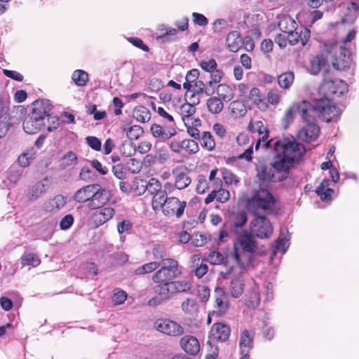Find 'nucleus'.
Returning <instances> with one entry per match:
<instances>
[{"label": "nucleus", "mask_w": 359, "mask_h": 359, "mask_svg": "<svg viewBox=\"0 0 359 359\" xmlns=\"http://www.w3.org/2000/svg\"><path fill=\"white\" fill-rule=\"evenodd\" d=\"M273 145L276 155L271 167L262 165L257 170V177L262 183L285 180L294 163L305 152L304 147L294 140H277Z\"/></svg>", "instance_id": "f257e3e1"}, {"label": "nucleus", "mask_w": 359, "mask_h": 359, "mask_svg": "<svg viewBox=\"0 0 359 359\" xmlns=\"http://www.w3.org/2000/svg\"><path fill=\"white\" fill-rule=\"evenodd\" d=\"M274 203L273 196L264 188L254 190L252 196L248 199V210L255 217L250 223V233L253 236L265 239L270 238L272 235L271 223L265 215H261V211L272 209Z\"/></svg>", "instance_id": "f03ea898"}, {"label": "nucleus", "mask_w": 359, "mask_h": 359, "mask_svg": "<svg viewBox=\"0 0 359 359\" xmlns=\"http://www.w3.org/2000/svg\"><path fill=\"white\" fill-rule=\"evenodd\" d=\"M316 109H319L327 121H332L339 115L338 110L326 99H317L313 104L304 100L292 104L286 109L283 121L287 127L293 121L297 113L299 114L302 120H311Z\"/></svg>", "instance_id": "7ed1b4c3"}, {"label": "nucleus", "mask_w": 359, "mask_h": 359, "mask_svg": "<svg viewBox=\"0 0 359 359\" xmlns=\"http://www.w3.org/2000/svg\"><path fill=\"white\" fill-rule=\"evenodd\" d=\"M254 236L247 231L237 236L233 244V254L232 258L241 269L248 268L253 259V254L256 250Z\"/></svg>", "instance_id": "20e7f679"}, {"label": "nucleus", "mask_w": 359, "mask_h": 359, "mask_svg": "<svg viewBox=\"0 0 359 359\" xmlns=\"http://www.w3.org/2000/svg\"><path fill=\"white\" fill-rule=\"evenodd\" d=\"M52 110V105L48 100H38L33 102L31 112L25 117L23 129L27 134L38 133L46 123L47 116Z\"/></svg>", "instance_id": "39448f33"}, {"label": "nucleus", "mask_w": 359, "mask_h": 359, "mask_svg": "<svg viewBox=\"0 0 359 359\" xmlns=\"http://www.w3.org/2000/svg\"><path fill=\"white\" fill-rule=\"evenodd\" d=\"M320 91L325 95L321 99L329 100L330 104L336 108L339 111V115L333 121H337L340 115V110L332 101L334 96L340 97L348 91V86L346 83L340 79H328L327 76H324L323 82L320 85Z\"/></svg>", "instance_id": "423d86ee"}, {"label": "nucleus", "mask_w": 359, "mask_h": 359, "mask_svg": "<svg viewBox=\"0 0 359 359\" xmlns=\"http://www.w3.org/2000/svg\"><path fill=\"white\" fill-rule=\"evenodd\" d=\"M160 264L161 269L152 276L154 283H172L180 274L177 262L173 259H163Z\"/></svg>", "instance_id": "0eeeda50"}, {"label": "nucleus", "mask_w": 359, "mask_h": 359, "mask_svg": "<svg viewBox=\"0 0 359 359\" xmlns=\"http://www.w3.org/2000/svg\"><path fill=\"white\" fill-rule=\"evenodd\" d=\"M312 115L311 120H303L306 124L297 133V137L304 142H311L318 137L320 128L316 123L317 118H320L327 123L332 121H327L319 109H316V113H313Z\"/></svg>", "instance_id": "6e6552de"}, {"label": "nucleus", "mask_w": 359, "mask_h": 359, "mask_svg": "<svg viewBox=\"0 0 359 359\" xmlns=\"http://www.w3.org/2000/svg\"><path fill=\"white\" fill-rule=\"evenodd\" d=\"M332 63L334 69L337 70H345L351 62V51L343 44L333 46L330 50Z\"/></svg>", "instance_id": "1a4fd4ad"}, {"label": "nucleus", "mask_w": 359, "mask_h": 359, "mask_svg": "<svg viewBox=\"0 0 359 359\" xmlns=\"http://www.w3.org/2000/svg\"><path fill=\"white\" fill-rule=\"evenodd\" d=\"M186 205V201H181L176 197H169L161 210L164 215L167 217L175 216L180 219L184 214Z\"/></svg>", "instance_id": "9d476101"}, {"label": "nucleus", "mask_w": 359, "mask_h": 359, "mask_svg": "<svg viewBox=\"0 0 359 359\" xmlns=\"http://www.w3.org/2000/svg\"><path fill=\"white\" fill-rule=\"evenodd\" d=\"M157 330L169 336H180L184 333V328L177 323L168 319H160L156 322Z\"/></svg>", "instance_id": "9b49d317"}, {"label": "nucleus", "mask_w": 359, "mask_h": 359, "mask_svg": "<svg viewBox=\"0 0 359 359\" xmlns=\"http://www.w3.org/2000/svg\"><path fill=\"white\" fill-rule=\"evenodd\" d=\"M215 306L214 309L211 311V315L219 317L225 314L229 307L226 294L223 288L217 287L215 289Z\"/></svg>", "instance_id": "f8f14e48"}, {"label": "nucleus", "mask_w": 359, "mask_h": 359, "mask_svg": "<svg viewBox=\"0 0 359 359\" xmlns=\"http://www.w3.org/2000/svg\"><path fill=\"white\" fill-rule=\"evenodd\" d=\"M95 185H97V187L93 189L90 203H88V207L93 210L103 206L109 199V192L105 189L102 188L98 184H95Z\"/></svg>", "instance_id": "ddd939ff"}, {"label": "nucleus", "mask_w": 359, "mask_h": 359, "mask_svg": "<svg viewBox=\"0 0 359 359\" xmlns=\"http://www.w3.org/2000/svg\"><path fill=\"white\" fill-rule=\"evenodd\" d=\"M231 334L230 326L224 323H215L212 325L210 337L217 341H226Z\"/></svg>", "instance_id": "4468645a"}, {"label": "nucleus", "mask_w": 359, "mask_h": 359, "mask_svg": "<svg viewBox=\"0 0 359 359\" xmlns=\"http://www.w3.org/2000/svg\"><path fill=\"white\" fill-rule=\"evenodd\" d=\"M311 32L307 27L295 28V31L287 33V38L288 43L291 46H294L299 42H301L302 46H304L309 38Z\"/></svg>", "instance_id": "2eb2a0df"}, {"label": "nucleus", "mask_w": 359, "mask_h": 359, "mask_svg": "<svg viewBox=\"0 0 359 359\" xmlns=\"http://www.w3.org/2000/svg\"><path fill=\"white\" fill-rule=\"evenodd\" d=\"M328 68L327 60L323 55H318L311 60L309 71L313 75H316L320 72H323L324 76L327 74Z\"/></svg>", "instance_id": "dca6fc26"}, {"label": "nucleus", "mask_w": 359, "mask_h": 359, "mask_svg": "<svg viewBox=\"0 0 359 359\" xmlns=\"http://www.w3.org/2000/svg\"><path fill=\"white\" fill-rule=\"evenodd\" d=\"M114 214L115 210L114 208L106 207L94 212L91 219L96 226H99L110 220Z\"/></svg>", "instance_id": "f3484780"}, {"label": "nucleus", "mask_w": 359, "mask_h": 359, "mask_svg": "<svg viewBox=\"0 0 359 359\" xmlns=\"http://www.w3.org/2000/svg\"><path fill=\"white\" fill-rule=\"evenodd\" d=\"M180 346L187 353L191 355H196L200 351L199 341L193 336L186 335L182 337Z\"/></svg>", "instance_id": "a211bd4d"}, {"label": "nucleus", "mask_w": 359, "mask_h": 359, "mask_svg": "<svg viewBox=\"0 0 359 359\" xmlns=\"http://www.w3.org/2000/svg\"><path fill=\"white\" fill-rule=\"evenodd\" d=\"M151 148V143L148 141H142L136 148L134 144L130 142H126L123 144V153L127 156H131L136 151L142 154H145L150 151Z\"/></svg>", "instance_id": "6ab92c4d"}, {"label": "nucleus", "mask_w": 359, "mask_h": 359, "mask_svg": "<svg viewBox=\"0 0 359 359\" xmlns=\"http://www.w3.org/2000/svg\"><path fill=\"white\" fill-rule=\"evenodd\" d=\"M255 331L252 330H243L239 338V351L242 352H250L253 347Z\"/></svg>", "instance_id": "aec40b11"}, {"label": "nucleus", "mask_w": 359, "mask_h": 359, "mask_svg": "<svg viewBox=\"0 0 359 359\" xmlns=\"http://www.w3.org/2000/svg\"><path fill=\"white\" fill-rule=\"evenodd\" d=\"M150 130L154 137L163 140L170 139L177 133L175 127L163 128L158 124H152Z\"/></svg>", "instance_id": "412c9836"}, {"label": "nucleus", "mask_w": 359, "mask_h": 359, "mask_svg": "<svg viewBox=\"0 0 359 359\" xmlns=\"http://www.w3.org/2000/svg\"><path fill=\"white\" fill-rule=\"evenodd\" d=\"M230 293L234 298H238L244 292L245 281L243 273L240 271L234 276L230 283Z\"/></svg>", "instance_id": "4be33fe9"}, {"label": "nucleus", "mask_w": 359, "mask_h": 359, "mask_svg": "<svg viewBox=\"0 0 359 359\" xmlns=\"http://www.w3.org/2000/svg\"><path fill=\"white\" fill-rule=\"evenodd\" d=\"M96 187H97V185L92 184L86 185L77 190L74 195V201L81 203L86 202L90 203L93 189H96Z\"/></svg>", "instance_id": "5701e85b"}, {"label": "nucleus", "mask_w": 359, "mask_h": 359, "mask_svg": "<svg viewBox=\"0 0 359 359\" xmlns=\"http://www.w3.org/2000/svg\"><path fill=\"white\" fill-rule=\"evenodd\" d=\"M171 187L172 184L170 183L166 182L164 185V189L160 190L157 194L153 196L151 205L154 210L163 208L164 204H165L169 198L167 197L166 189H170Z\"/></svg>", "instance_id": "b1692460"}, {"label": "nucleus", "mask_w": 359, "mask_h": 359, "mask_svg": "<svg viewBox=\"0 0 359 359\" xmlns=\"http://www.w3.org/2000/svg\"><path fill=\"white\" fill-rule=\"evenodd\" d=\"M227 48L231 52H237L241 48V37L239 32H230L226 38Z\"/></svg>", "instance_id": "393cba45"}, {"label": "nucleus", "mask_w": 359, "mask_h": 359, "mask_svg": "<svg viewBox=\"0 0 359 359\" xmlns=\"http://www.w3.org/2000/svg\"><path fill=\"white\" fill-rule=\"evenodd\" d=\"M230 198V194L226 189L219 188V189H212L210 194L205 199V203L208 204L216 199L220 203L226 202Z\"/></svg>", "instance_id": "a878e982"}, {"label": "nucleus", "mask_w": 359, "mask_h": 359, "mask_svg": "<svg viewBox=\"0 0 359 359\" xmlns=\"http://www.w3.org/2000/svg\"><path fill=\"white\" fill-rule=\"evenodd\" d=\"M249 99L255 104L260 110L265 111L268 109V103L265 100L263 95H261L260 90L257 88H252L249 94Z\"/></svg>", "instance_id": "bb28decb"}, {"label": "nucleus", "mask_w": 359, "mask_h": 359, "mask_svg": "<svg viewBox=\"0 0 359 359\" xmlns=\"http://www.w3.org/2000/svg\"><path fill=\"white\" fill-rule=\"evenodd\" d=\"M330 182L328 179H325L316 189V192L323 201L332 200V194L334 193V190L329 188Z\"/></svg>", "instance_id": "cd10ccee"}, {"label": "nucleus", "mask_w": 359, "mask_h": 359, "mask_svg": "<svg viewBox=\"0 0 359 359\" xmlns=\"http://www.w3.org/2000/svg\"><path fill=\"white\" fill-rule=\"evenodd\" d=\"M182 311L189 316H194L198 312L199 304L196 299L188 297L181 304Z\"/></svg>", "instance_id": "c85d7f7f"}, {"label": "nucleus", "mask_w": 359, "mask_h": 359, "mask_svg": "<svg viewBox=\"0 0 359 359\" xmlns=\"http://www.w3.org/2000/svg\"><path fill=\"white\" fill-rule=\"evenodd\" d=\"M247 306L249 308L255 309L260 302L259 287L257 284L253 283L251 289L248 293Z\"/></svg>", "instance_id": "c756f323"}, {"label": "nucleus", "mask_w": 359, "mask_h": 359, "mask_svg": "<svg viewBox=\"0 0 359 359\" xmlns=\"http://www.w3.org/2000/svg\"><path fill=\"white\" fill-rule=\"evenodd\" d=\"M199 103V100L196 102H193V104L189 102H184L180 106V111L182 116V121L187 125V121H188L196 112L195 105Z\"/></svg>", "instance_id": "7c9ffc66"}, {"label": "nucleus", "mask_w": 359, "mask_h": 359, "mask_svg": "<svg viewBox=\"0 0 359 359\" xmlns=\"http://www.w3.org/2000/svg\"><path fill=\"white\" fill-rule=\"evenodd\" d=\"M158 284L154 287V292L163 297L164 300L170 299V294H173L171 283H158Z\"/></svg>", "instance_id": "2f4dec72"}, {"label": "nucleus", "mask_w": 359, "mask_h": 359, "mask_svg": "<svg viewBox=\"0 0 359 359\" xmlns=\"http://www.w3.org/2000/svg\"><path fill=\"white\" fill-rule=\"evenodd\" d=\"M223 101L220 97H211L207 100L206 107L210 113L217 114L224 108Z\"/></svg>", "instance_id": "473e14b6"}, {"label": "nucleus", "mask_w": 359, "mask_h": 359, "mask_svg": "<svg viewBox=\"0 0 359 359\" xmlns=\"http://www.w3.org/2000/svg\"><path fill=\"white\" fill-rule=\"evenodd\" d=\"M133 116L139 122L145 123L150 120L149 110L144 106H137L133 111Z\"/></svg>", "instance_id": "72a5a7b5"}, {"label": "nucleus", "mask_w": 359, "mask_h": 359, "mask_svg": "<svg viewBox=\"0 0 359 359\" xmlns=\"http://www.w3.org/2000/svg\"><path fill=\"white\" fill-rule=\"evenodd\" d=\"M278 26L280 31L283 33L291 32L295 31L297 27L296 22L288 16H283L278 22Z\"/></svg>", "instance_id": "f704fd0d"}, {"label": "nucleus", "mask_w": 359, "mask_h": 359, "mask_svg": "<svg viewBox=\"0 0 359 359\" xmlns=\"http://www.w3.org/2000/svg\"><path fill=\"white\" fill-rule=\"evenodd\" d=\"M229 109L232 116L235 118H240L244 116L247 113V109L245 104L238 100L233 101L229 104Z\"/></svg>", "instance_id": "c9c22d12"}, {"label": "nucleus", "mask_w": 359, "mask_h": 359, "mask_svg": "<svg viewBox=\"0 0 359 359\" xmlns=\"http://www.w3.org/2000/svg\"><path fill=\"white\" fill-rule=\"evenodd\" d=\"M171 286L172 287L173 294L188 292L191 288L192 283L189 280L183 279L176 281H172Z\"/></svg>", "instance_id": "e433bc0d"}, {"label": "nucleus", "mask_w": 359, "mask_h": 359, "mask_svg": "<svg viewBox=\"0 0 359 359\" xmlns=\"http://www.w3.org/2000/svg\"><path fill=\"white\" fill-rule=\"evenodd\" d=\"M191 261L193 264H196L195 275L199 278H202L208 272V265L201 262V259L197 255L192 256Z\"/></svg>", "instance_id": "4c0bfd02"}, {"label": "nucleus", "mask_w": 359, "mask_h": 359, "mask_svg": "<svg viewBox=\"0 0 359 359\" xmlns=\"http://www.w3.org/2000/svg\"><path fill=\"white\" fill-rule=\"evenodd\" d=\"M294 75L292 72L281 74L278 77V83L280 88L289 89L294 82Z\"/></svg>", "instance_id": "58836bf2"}, {"label": "nucleus", "mask_w": 359, "mask_h": 359, "mask_svg": "<svg viewBox=\"0 0 359 359\" xmlns=\"http://www.w3.org/2000/svg\"><path fill=\"white\" fill-rule=\"evenodd\" d=\"M46 190L45 183L43 182H39L31 187L28 193V197L30 200H36L44 194Z\"/></svg>", "instance_id": "ea45409f"}, {"label": "nucleus", "mask_w": 359, "mask_h": 359, "mask_svg": "<svg viewBox=\"0 0 359 359\" xmlns=\"http://www.w3.org/2000/svg\"><path fill=\"white\" fill-rule=\"evenodd\" d=\"M67 203V198L62 195H57L49 201L48 206L46 209L50 212L62 208Z\"/></svg>", "instance_id": "a19ab883"}, {"label": "nucleus", "mask_w": 359, "mask_h": 359, "mask_svg": "<svg viewBox=\"0 0 359 359\" xmlns=\"http://www.w3.org/2000/svg\"><path fill=\"white\" fill-rule=\"evenodd\" d=\"M190 183L191 179L187 173L184 172H180L175 174V187L176 189H185L190 184Z\"/></svg>", "instance_id": "79ce46f5"}, {"label": "nucleus", "mask_w": 359, "mask_h": 359, "mask_svg": "<svg viewBox=\"0 0 359 359\" xmlns=\"http://www.w3.org/2000/svg\"><path fill=\"white\" fill-rule=\"evenodd\" d=\"M41 262L39 257L32 252H27L22 255L21 257V264L24 266H32L36 267L39 265Z\"/></svg>", "instance_id": "37998d69"}, {"label": "nucleus", "mask_w": 359, "mask_h": 359, "mask_svg": "<svg viewBox=\"0 0 359 359\" xmlns=\"http://www.w3.org/2000/svg\"><path fill=\"white\" fill-rule=\"evenodd\" d=\"M72 79L78 86H85L88 81V74L83 70L77 69L74 72Z\"/></svg>", "instance_id": "c03bdc74"}, {"label": "nucleus", "mask_w": 359, "mask_h": 359, "mask_svg": "<svg viewBox=\"0 0 359 359\" xmlns=\"http://www.w3.org/2000/svg\"><path fill=\"white\" fill-rule=\"evenodd\" d=\"M10 100L6 95L0 96V119H6L9 116Z\"/></svg>", "instance_id": "a18cd8bd"}, {"label": "nucleus", "mask_w": 359, "mask_h": 359, "mask_svg": "<svg viewBox=\"0 0 359 359\" xmlns=\"http://www.w3.org/2000/svg\"><path fill=\"white\" fill-rule=\"evenodd\" d=\"M217 93L219 96L225 102H229L233 97L232 89L226 84L218 85Z\"/></svg>", "instance_id": "49530a36"}, {"label": "nucleus", "mask_w": 359, "mask_h": 359, "mask_svg": "<svg viewBox=\"0 0 359 359\" xmlns=\"http://www.w3.org/2000/svg\"><path fill=\"white\" fill-rule=\"evenodd\" d=\"M248 220L247 213L243 210L238 211L232 215V222L235 227L243 226Z\"/></svg>", "instance_id": "de8ad7c7"}, {"label": "nucleus", "mask_w": 359, "mask_h": 359, "mask_svg": "<svg viewBox=\"0 0 359 359\" xmlns=\"http://www.w3.org/2000/svg\"><path fill=\"white\" fill-rule=\"evenodd\" d=\"M182 150L186 151L189 154H195L199 151V146L195 140L185 139L182 140Z\"/></svg>", "instance_id": "09e8293b"}, {"label": "nucleus", "mask_w": 359, "mask_h": 359, "mask_svg": "<svg viewBox=\"0 0 359 359\" xmlns=\"http://www.w3.org/2000/svg\"><path fill=\"white\" fill-rule=\"evenodd\" d=\"M124 130L126 131L127 137L130 142L133 140L138 139L144 133L142 128L137 125L133 126L127 130L124 129Z\"/></svg>", "instance_id": "8fccbe9b"}, {"label": "nucleus", "mask_w": 359, "mask_h": 359, "mask_svg": "<svg viewBox=\"0 0 359 359\" xmlns=\"http://www.w3.org/2000/svg\"><path fill=\"white\" fill-rule=\"evenodd\" d=\"M194 93L197 95L205 93L209 96L214 93V90L205 86L202 81H196L194 86Z\"/></svg>", "instance_id": "3c124183"}, {"label": "nucleus", "mask_w": 359, "mask_h": 359, "mask_svg": "<svg viewBox=\"0 0 359 359\" xmlns=\"http://www.w3.org/2000/svg\"><path fill=\"white\" fill-rule=\"evenodd\" d=\"M160 263L156 262H151L147 264H145L135 270L136 274H144L154 271L156 269L160 266Z\"/></svg>", "instance_id": "603ef678"}, {"label": "nucleus", "mask_w": 359, "mask_h": 359, "mask_svg": "<svg viewBox=\"0 0 359 359\" xmlns=\"http://www.w3.org/2000/svg\"><path fill=\"white\" fill-rule=\"evenodd\" d=\"M161 189V183L156 178H151L148 182H147V191L151 195L154 196Z\"/></svg>", "instance_id": "864d4df0"}, {"label": "nucleus", "mask_w": 359, "mask_h": 359, "mask_svg": "<svg viewBox=\"0 0 359 359\" xmlns=\"http://www.w3.org/2000/svg\"><path fill=\"white\" fill-rule=\"evenodd\" d=\"M131 188L135 195L140 196L147 191V181L142 179H135Z\"/></svg>", "instance_id": "5fc2aeb1"}, {"label": "nucleus", "mask_w": 359, "mask_h": 359, "mask_svg": "<svg viewBox=\"0 0 359 359\" xmlns=\"http://www.w3.org/2000/svg\"><path fill=\"white\" fill-rule=\"evenodd\" d=\"M127 293L120 288L114 290V294L111 297L112 302L114 305H119L124 303L127 299Z\"/></svg>", "instance_id": "6e6d98bb"}, {"label": "nucleus", "mask_w": 359, "mask_h": 359, "mask_svg": "<svg viewBox=\"0 0 359 359\" xmlns=\"http://www.w3.org/2000/svg\"><path fill=\"white\" fill-rule=\"evenodd\" d=\"M201 140V145L208 151H212L215 149V143L209 132H203Z\"/></svg>", "instance_id": "4d7b16f0"}, {"label": "nucleus", "mask_w": 359, "mask_h": 359, "mask_svg": "<svg viewBox=\"0 0 359 359\" xmlns=\"http://www.w3.org/2000/svg\"><path fill=\"white\" fill-rule=\"evenodd\" d=\"M348 11L346 14V20L353 21L358 14V6L356 3L351 1L348 2L346 6Z\"/></svg>", "instance_id": "13d9d810"}, {"label": "nucleus", "mask_w": 359, "mask_h": 359, "mask_svg": "<svg viewBox=\"0 0 359 359\" xmlns=\"http://www.w3.org/2000/svg\"><path fill=\"white\" fill-rule=\"evenodd\" d=\"M289 247L288 240L285 238H279L275 243L273 246V254H276L277 252L280 251L282 254H284Z\"/></svg>", "instance_id": "bf43d9fd"}, {"label": "nucleus", "mask_w": 359, "mask_h": 359, "mask_svg": "<svg viewBox=\"0 0 359 359\" xmlns=\"http://www.w3.org/2000/svg\"><path fill=\"white\" fill-rule=\"evenodd\" d=\"M250 130L252 133H257L262 137L265 133L269 135V130L264 127V123L261 121L250 123L249 125Z\"/></svg>", "instance_id": "052dcab7"}, {"label": "nucleus", "mask_w": 359, "mask_h": 359, "mask_svg": "<svg viewBox=\"0 0 359 359\" xmlns=\"http://www.w3.org/2000/svg\"><path fill=\"white\" fill-rule=\"evenodd\" d=\"M197 184L196 190L198 194H204L206 190L209 189L208 182L207 179L203 175H198L197 178Z\"/></svg>", "instance_id": "680f3d73"}, {"label": "nucleus", "mask_w": 359, "mask_h": 359, "mask_svg": "<svg viewBox=\"0 0 359 359\" xmlns=\"http://www.w3.org/2000/svg\"><path fill=\"white\" fill-rule=\"evenodd\" d=\"M224 256L217 251H212L208 255V259L211 264H221L224 262Z\"/></svg>", "instance_id": "e2e57ef3"}, {"label": "nucleus", "mask_w": 359, "mask_h": 359, "mask_svg": "<svg viewBox=\"0 0 359 359\" xmlns=\"http://www.w3.org/2000/svg\"><path fill=\"white\" fill-rule=\"evenodd\" d=\"M86 142L92 149L100 151L102 143L97 137L95 136H88L86 137Z\"/></svg>", "instance_id": "0e129e2a"}, {"label": "nucleus", "mask_w": 359, "mask_h": 359, "mask_svg": "<svg viewBox=\"0 0 359 359\" xmlns=\"http://www.w3.org/2000/svg\"><path fill=\"white\" fill-rule=\"evenodd\" d=\"M77 156L73 151H68L63 156V163L66 166H74L77 163Z\"/></svg>", "instance_id": "69168bd1"}, {"label": "nucleus", "mask_w": 359, "mask_h": 359, "mask_svg": "<svg viewBox=\"0 0 359 359\" xmlns=\"http://www.w3.org/2000/svg\"><path fill=\"white\" fill-rule=\"evenodd\" d=\"M152 109L156 111V113L162 118H163L165 120L168 121V122H170L173 124L175 126V122L174 118L172 115L168 114L163 107H156L154 104H152Z\"/></svg>", "instance_id": "338daca9"}, {"label": "nucleus", "mask_w": 359, "mask_h": 359, "mask_svg": "<svg viewBox=\"0 0 359 359\" xmlns=\"http://www.w3.org/2000/svg\"><path fill=\"white\" fill-rule=\"evenodd\" d=\"M200 67L204 71L210 73L217 68V64L214 59H210L208 60H202Z\"/></svg>", "instance_id": "774afa93"}]
</instances>
